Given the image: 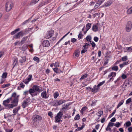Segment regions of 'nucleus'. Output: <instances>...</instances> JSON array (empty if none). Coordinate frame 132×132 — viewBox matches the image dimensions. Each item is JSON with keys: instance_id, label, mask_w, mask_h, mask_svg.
Listing matches in <instances>:
<instances>
[{"instance_id": "obj_32", "label": "nucleus", "mask_w": 132, "mask_h": 132, "mask_svg": "<svg viewBox=\"0 0 132 132\" xmlns=\"http://www.w3.org/2000/svg\"><path fill=\"white\" fill-rule=\"evenodd\" d=\"M33 60L36 61L37 63H38L39 62V58L37 56H35L33 58Z\"/></svg>"}, {"instance_id": "obj_54", "label": "nucleus", "mask_w": 132, "mask_h": 132, "mask_svg": "<svg viewBox=\"0 0 132 132\" xmlns=\"http://www.w3.org/2000/svg\"><path fill=\"white\" fill-rule=\"evenodd\" d=\"M13 130V129H6L5 130L6 132H12Z\"/></svg>"}, {"instance_id": "obj_12", "label": "nucleus", "mask_w": 132, "mask_h": 132, "mask_svg": "<svg viewBox=\"0 0 132 132\" xmlns=\"http://www.w3.org/2000/svg\"><path fill=\"white\" fill-rule=\"evenodd\" d=\"M41 96L43 98L45 99L48 98L49 97V95L47 94L46 91L42 92L41 93Z\"/></svg>"}, {"instance_id": "obj_1", "label": "nucleus", "mask_w": 132, "mask_h": 132, "mask_svg": "<svg viewBox=\"0 0 132 132\" xmlns=\"http://www.w3.org/2000/svg\"><path fill=\"white\" fill-rule=\"evenodd\" d=\"M19 95L16 96L15 92L13 93L11 97L3 101V104L6 109H9L17 106Z\"/></svg>"}, {"instance_id": "obj_42", "label": "nucleus", "mask_w": 132, "mask_h": 132, "mask_svg": "<svg viewBox=\"0 0 132 132\" xmlns=\"http://www.w3.org/2000/svg\"><path fill=\"white\" fill-rule=\"evenodd\" d=\"M122 60L123 61H126L128 60L127 56H126L122 57Z\"/></svg>"}, {"instance_id": "obj_49", "label": "nucleus", "mask_w": 132, "mask_h": 132, "mask_svg": "<svg viewBox=\"0 0 132 132\" xmlns=\"http://www.w3.org/2000/svg\"><path fill=\"white\" fill-rule=\"evenodd\" d=\"M54 66L55 68H57L59 66V64L58 62H55L54 63Z\"/></svg>"}, {"instance_id": "obj_34", "label": "nucleus", "mask_w": 132, "mask_h": 132, "mask_svg": "<svg viewBox=\"0 0 132 132\" xmlns=\"http://www.w3.org/2000/svg\"><path fill=\"white\" fill-rule=\"evenodd\" d=\"M131 124V123L130 121H128L126 122L124 124V125H126V127H128L130 126Z\"/></svg>"}, {"instance_id": "obj_27", "label": "nucleus", "mask_w": 132, "mask_h": 132, "mask_svg": "<svg viewBox=\"0 0 132 132\" xmlns=\"http://www.w3.org/2000/svg\"><path fill=\"white\" fill-rule=\"evenodd\" d=\"M66 101L65 100L63 99L58 100L59 105H60L61 104L64 103Z\"/></svg>"}, {"instance_id": "obj_23", "label": "nucleus", "mask_w": 132, "mask_h": 132, "mask_svg": "<svg viewBox=\"0 0 132 132\" xmlns=\"http://www.w3.org/2000/svg\"><path fill=\"white\" fill-rule=\"evenodd\" d=\"M89 75L87 73L85 74L84 75H82L80 78V80H82L83 79L86 78Z\"/></svg>"}, {"instance_id": "obj_62", "label": "nucleus", "mask_w": 132, "mask_h": 132, "mask_svg": "<svg viewBox=\"0 0 132 132\" xmlns=\"http://www.w3.org/2000/svg\"><path fill=\"white\" fill-rule=\"evenodd\" d=\"M5 79H4V78H2L1 80V82L0 83V84H2L4 82V81H5Z\"/></svg>"}, {"instance_id": "obj_33", "label": "nucleus", "mask_w": 132, "mask_h": 132, "mask_svg": "<svg viewBox=\"0 0 132 132\" xmlns=\"http://www.w3.org/2000/svg\"><path fill=\"white\" fill-rule=\"evenodd\" d=\"M53 96L55 98H56L59 96V93L57 92H55Z\"/></svg>"}, {"instance_id": "obj_29", "label": "nucleus", "mask_w": 132, "mask_h": 132, "mask_svg": "<svg viewBox=\"0 0 132 132\" xmlns=\"http://www.w3.org/2000/svg\"><path fill=\"white\" fill-rule=\"evenodd\" d=\"M124 101L123 100H121L117 105V108H118L120 106L122 105L123 104Z\"/></svg>"}, {"instance_id": "obj_4", "label": "nucleus", "mask_w": 132, "mask_h": 132, "mask_svg": "<svg viewBox=\"0 0 132 132\" xmlns=\"http://www.w3.org/2000/svg\"><path fill=\"white\" fill-rule=\"evenodd\" d=\"M63 115V113L62 112H59L55 117V122H60Z\"/></svg>"}, {"instance_id": "obj_20", "label": "nucleus", "mask_w": 132, "mask_h": 132, "mask_svg": "<svg viewBox=\"0 0 132 132\" xmlns=\"http://www.w3.org/2000/svg\"><path fill=\"white\" fill-rule=\"evenodd\" d=\"M112 69L115 71H117L118 70V68L117 66L114 65L111 68Z\"/></svg>"}, {"instance_id": "obj_30", "label": "nucleus", "mask_w": 132, "mask_h": 132, "mask_svg": "<svg viewBox=\"0 0 132 132\" xmlns=\"http://www.w3.org/2000/svg\"><path fill=\"white\" fill-rule=\"evenodd\" d=\"M87 107L86 106H84L80 110V112L82 114H83V112L85 111L87 109Z\"/></svg>"}, {"instance_id": "obj_7", "label": "nucleus", "mask_w": 132, "mask_h": 132, "mask_svg": "<svg viewBox=\"0 0 132 132\" xmlns=\"http://www.w3.org/2000/svg\"><path fill=\"white\" fill-rule=\"evenodd\" d=\"M26 34L22 31H21L20 32H18L16 34L14 35L13 37L15 39H17L20 38V37L23 36L24 35H25Z\"/></svg>"}, {"instance_id": "obj_51", "label": "nucleus", "mask_w": 132, "mask_h": 132, "mask_svg": "<svg viewBox=\"0 0 132 132\" xmlns=\"http://www.w3.org/2000/svg\"><path fill=\"white\" fill-rule=\"evenodd\" d=\"M101 4H100V3L98 2V3H96L94 7V8L96 9Z\"/></svg>"}, {"instance_id": "obj_6", "label": "nucleus", "mask_w": 132, "mask_h": 132, "mask_svg": "<svg viewBox=\"0 0 132 132\" xmlns=\"http://www.w3.org/2000/svg\"><path fill=\"white\" fill-rule=\"evenodd\" d=\"M54 33V31L53 30H50L47 33L44 37L46 39H48L52 37Z\"/></svg>"}, {"instance_id": "obj_13", "label": "nucleus", "mask_w": 132, "mask_h": 132, "mask_svg": "<svg viewBox=\"0 0 132 132\" xmlns=\"http://www.w3.org/2000/svg\"><path fill=\"white\" fill-rule=\"evenodd\" d=\"M42 44L43 46L45 47H48L50 45L49 41L47 40H44Z\"/></svg>"}, {"instance_id": "obj_11", "label": "nucleus", "mask_w": 132, "mask_h": 132, "mask_svg": "<svg viewBox=\"0 0 132 132\" xmlns=\"http://www.w3.org/2000/svg\"><path fill=\"white\" fill-rule=\"evenodd\" d=\"M32 88L34 89L35 91L38 92L39 93L41 92L43 90L41 89V87L37 85H33Z\"/></svg>"}, {"instance_id": "obj_56", "label": "nucleus", "mask_w": 132, "mask_h": 132, "mask_svg": "<svg viewBox=\"0 0 132 132\" xmlns=\"http://www.w3.org/2000/svg\"><path fill=\"white\" fill-rule=\"evenodd\" d=\"M121 77L123 79H125L127 78V76L126 75L124 74H122L121 75Z\"/></svg>"}, {"instance_id": "obj_2", "label": "nucleus", "mask_w": 132, "mask_h": 132, "mask_svg": "<svg viewBox=\"0 0 132 132\" xmlns=\"http://www.w3.org/2000/svg\"><path fill=\"white\" fill-rule=\"evenodd\" d=\"M14 4L12 1H9L6 3L5 7L6 11L8 12L10 10L13 6Z\"/></svg>"}, {"instance_id": "obj_45", "label": "nucleus", "mask_w": 132, "mask_h": 132, "mask_svg": "<svg viewBox=\"0 0 132 132\" xmlns=\"http://www.w3.org/2000/svg\"><path fill=\"white\" fill-rule=\"evenodd\" d=\"M39 0H32L31 1L32 4H35L38 2Z\"/></svg>"}, {"instance_id": "obj_36", "label": "nucleus", "mask_w": 132, "mask_h": 132, "mask_svg": "<svg viewBox=\"0 0 132 132\" xmlns=\"http://www.w3.org/2000/svg\"><path fill=\"white\" fill-rule=\"evenodd\" d=\"M92 39V37L90 36H88L86 37V39L87 41L90 42Z\"/></svg>"}, {"instance_id": "obj_3", "label": "nucleus", "mask_w": 132, "mask_h": 132, "mask_svg": "<svg viewBox=\"0 0 132 132\" xmlns=\"http://www.w3.org/2000/svg\"><path fill=\"white\" fill-rule=\"evenodd\" d=\"M30 101V99L29 98H27L26 100H24L22 103V107L23 108H25L28 106Z\"/></svg>"}, {"instance_id": "obj_47", "label": "nucleus", "mask_w": 132, "mask_h": 132, "mask_svg": "<svg viewBox=\"0 0 132 132\" xmlns=\"http://www.w3.org/2000/svg\"><path fill=\"white\" fill-rule=\"evenodd\" d=\"M131 98H129L127 99L126 102V103L127 104L129 103L131 101Z\"/></svg>"}, {"instance_id": "obj_5", "label": "nucleus", "mask_w": 132, "mask_h": 132, "mask_svg": "<svg viewBox=\"0 0 132 132\" xmlns=\"http://www.w3.org/2000/svg\"><path fill=\"white\" fill-rule=\"evenodd\" d=\"M116 75V73L115 72H111L108 75V78H110V79L108 82H110L111 81H113L114 78H113L115 77Z\"/></svg>"}, {"instance_id": "obj_40", "label": "nucleus", "mask_w": 132, "mask_h": 132, "mask_svg": "<svg viewBox=\"0 0 132 132\" xmlns=\"http://www.w3.org/2000/svg\"><path fill=\"white\" fill-rule=\"evenodd\" d=\"M84 126H82L80 127H79L75 130L76 131H77L81 130L84 127Z\"/></svg>"}, {"instance_id": "obj_10", "label": "nucleus", "mask_w": 132, "mask_h": 132, "mask_svg": "<svg viewBox=\"0 0 132 132\" xmlns=\"http://www.w3.org/2000/svg\"><path fill=\"white\" fill-rule=\"evenodd\" d=\"M32 78L31 75H29L28 77L26 79H23L22 82L26 84H28L29 82L31 80Z\"/></svg>"}, {"instance_id": "obj_53", "label": "nucleus", "mask_w": 132, "mask_h": 132, "mask_svg": "<svg viewBox=\"0 0 132 132\" xmlns=\"http://www.w3.org/2000/svg\"><path fill=\"white\" fill-rule=\"evenodd\" d=\"M108 126L112 127L114 126V123L110 122L109 123L108 125Z\"/></svg>"}, {"instance_id": "obj_31", "label": "nucleus", "mask_w": 132, "mask_h": 132, "mask_svg": "<svg viewBox=\"0 0 132 132\" xmlns=\"http://www.w3.org/2000/svg\"><path fill=\"white\" fill-rule=\"evenodd\" d=\"M90 45L87 43H85L84 45L83 46V47H84V49H87L88 48V46H89Z\"/></svg>"}, {"instance_id": "obj_38", "label": "nucleus", "mask_w": 132, "mask_h": 132, "mask_svg": "<svg viewBox=\"0 0 132 132\" xmlns=\"http://www.w3.org/2000/svg\"><path fill=\"white\" fill-rule=\"evenodd\" d=\"M76 57H78L79 56V52L78 51H76L74 53Z\"/></svg>"}, {"instance_id": "obj_52", "label": "nucleus", "mask_w": 132, "mask_h": 132, "mask_svg": "<svg viewBox=\"0 0 132 132\" xmlns=\"http://www.w3.org/2000/svg\"><path fill=\"white\" fill-rule=\"evenodd\" d=\"M53 70L56 73H58L59 70H58V69L57 68H54Z\"/></svg>"}, {"instance_id": "obj_41", "label": "nucleus", "mask_w": 132, "mask_h": 132, "mask_svg": "<svg viewBox=\"0 0 132 132\" xmlns=\"http://www.w3.org/2000/svg\"><path fill=\"white\" fill-rule=\"evenodd\" d=\"M90 44L92 45V47L93 48L95 47L96 46V44L95 43L92 41H90Z\"/></svg>"}, {"instance_id": "obj_17", "label": "nucleus", "mask_w": 132, "mask_h": 132, "mask_svg": "<svg viewBox=\"0 0 132 132\" xmlns=\"http://www.w3.org/2000/svg\"><path fill=\"white\" fill-rule=\"evenodd\" d=\"M112 4V1H108L105 3L104 4L103 6H105V7L108 6H110Z\"/></svg>"}, {"instance_id": "obj_15", "label": "nucleus", "mask_w": 132, "mask_h": 132, "mask_svg": "<svg viewBox=\"0 0 132 132\" xmlns=\"http://www.w3.org/2000/svg\"><path fill=\"white\" fill-rule=\"evenodd\" d=\"M98 87H99L97 86H97L95 85L94 86V88L92 89V92L94 93L97 92L98 91L99 88Z\"/></svg>"}, {"instance_id": "obj_59", "label": "nucleus", "mask_w": 132, "mask_h": 132, "mask_svg": "<svg viewBox=\"0 0 132 132\" xmlns=\"http://www.w3.org/2000/svg\"><path fill=\"white\" fill-rule=\"evenodd\" d=\"M94 40L95 42H97L98 40V38L97 37H94Z\"/></svg>"}, {"instance_id": "obj_28", "label": "nucleus", "mask_w": 132, "mask_h": 132, "mask_svg": "<svg viewBox=\"0 0 132 132\" xmlns=\"http://www.w3.org/2000/svg\"><path fill=\"white\" fill-rule=\"evenodd\" d=\"M91 27V24L90 23L87 24L86 26V28L87 29V31H88Z\"/></svg>"}, {"instance_id": "obj_9", "label": "nucleus", "mask_w": 132, "mask_h": 132, "mask_svg": "<svg viewBox=\"0 0 132 132\" xmlns=\"http://www.w3.org/2000/svg\"><path fill=\"white\" fill-rule=\"evenodd\" d=\"M132 28V23L130 21L128 22L126 27V30L127 32H129Z\"/></svg>"}, {"instance_id": "obj_43", "label": "nucleus", "mask_w": 132, "mask_h": 132, "mask_svg": "<svg viewBox=\"0 0 132 132\" xmlns=\"http://www.w3.org/2000/svg\"><path fill=\"white\" fill-rule=\"evenodd\" d=\"M18 111L16 109H14L13 110V112L14 114H13V116L15 115L16 114V112H18Z\"/></svg>"}, {"instance_id": "obj_14", "label": "nucleus", "mask_w": 132, "mask_h": 132, "mask_svg": "<svg viewBox=\"0 0 132 132\" xmlns=\"http://www.w3.org/2000/svg\"><path fill=\"white\" fill-rule=\"evenodd\" d=\"M26 60V57L25 56H21L19 59V61L21 64L24 63Z\"/></svg>"}, {"instance_id": "obj_16", "label": "nucleus", "mask_w": 132, "mask_h": 132, "mask_svg": "<svg viewBox=\"0 0 132 132\" xmlns=\"http://www.w3.org/2000/svg\"><path fill=\"white\" fill-rule=\"evenodd\" d=\"M29 93L30 95H32V96H35V95H37V93H36L35 94H34L33 95H32V93H34L35 92V90L34 88H32L30 89L29 90Z\"/></svg>"}, {"instance_id": "obj_39", "label": "nucleus", "mask_w": 132, "mask_h": 132, "mask_svg": "<svg viewBox=\"0 0 132 132\" xmlns=\"http://www.w3.org/2000/svg\"><path fill=\"white\" fill-rule=\"evenodd\" d=\"M70 32H69L67 33L66 34L64 35L62 38H61L57 42V44H59L60 41L64 38Z\"/></svg>"}, {"instance_id": "obj_37", "label": "nucleus", "mask_w": 132, "mask_h": 132, "mask_svg": "<svg viewBox=\"0 0 132 132\" xmlns=\"http://www.w3.org/2000/svg\"><path fill=\"white\" fill-rule=\"evenodd\" d=\"M80 118V116L79 114H77L75 117L74 119L75 120H78Z\"/></svg>"}, {"instance_id": "obj_19", "label": "nucleus", "mask_w": 132, "mask_h": 132, "mask_svg": "<svg viewBox=\"0 0 132 132\" xmlns=\"http://www.w3.org/2000/svg\"><path fill=\"white\" fill-rule=\"evenodd\" d=\"M129 61L127 62H123L121 64L119 65L120 67L122 68L123 67L127 65L129 63Z\"/></svg>"}, {"instance_id": "obj_35", "label": "nucleus", "mask_w": 132, "mask_h": 132, "mask_svg": "<svg viewBox=\"0 0 132 132\" xmlns=\"http://www.w3.org/2000/svg\"><path fill=\"white\" fill-rule=\"evenodd\" d=\"M7 76V73L6 72L3 73L2 75V78L5 79L6 78Z\"/></svg>"}, {"instance_id": "obj_63", "label": "nucleus", "mask_w": 132, "mask_h": 132, "mask_svg": "<svg viewBox=\"0 0 132 132\" xmlns=\"http://www.w3.org/2000/svg\"><path fill=\"white\" fill-rule=\"evenodd\" d=\"M116 121V118L114 117L112 118L110 120V121L111 122H115Z\"/></svg>"}, {"instance_id": "obj_22", "label": "nucleus", "mask_w": 132, "mask_h": 132, "mask_svg": "<svg viewBox=\"0 0 132 132\" xmlns=\"http://www.w3.org/2000/svg\"><path fill=\"white\" fill-rule=\"evenodd\" d=\"M103 111L100 110H98V111L97 112V115L99 116V117H101L102 115H103Z\"/></svg>"}, {"instance_id": "obj_21", "label": "nucleus", "mask_w": 132, "mask_h": 132, "mask_svg": "<svg viewBox=\"0 0 132 132\" xmlns=\"http://www.w3.org/2000/svg\"><path fill=\"white\" fill-rule=\"evenodd\" d=\"M53 106H56L59 105L58 100H54L53 103Z\"/></svg>"}, {"instance_id": "obj_60", "label": "nucleus", "mask_w": 132, "mask_h": 132, "mask_svg": "<svg viewBox=\"0 0 132 132\" xmlns=\"http://www.w3.org/2000/svg\"><path fill=\"white\" fill-rule=\"evenodd\" d=\"M29 20V19H28L27 20L25 21H24L23 22L22 24V25H24L26 24L28 22Z\"/></svg>"}, {"instance_id": "obj_26", "label": "nucleus", "mask_w": 132, "mask_h": 132, "mask_svg": "<svg viewBox=\"0 0 132 132\" xmlns=\"http://www.w3.org/2000/svg\"><path fill=\"white\" fill-rule=\"evenodd\" d=\"M132 50V48L131 47H126L125 48L124 52H129Z\"/></svg>"}, {"instance_id": "obj_50", "label": "nucleus", "mask_w": 132, "mask_h": 132, "mask_svg": "<svg viewBox=\"0 0 132 132\" xmlns=\"http://www.w3.org/2000/svg\"><path fill=\"white\" fill-rule=\"evenodd\" d=\"M20 87L23 88H24L25 86V85L22 82H21L20 84Z\"/></svg>"}, {"instance_id": "obj_25", "label": "nucleus", "mask_w": 132, "mask_h": 132, "mask_svg": "<svg viewBox=\"0 0 132 132\" xmlns=\"http://www.w3.org/2000/svg\"><path fill=\"white\" fill-rule=\"evenodd\" d=\"M127 13L128 14L132 13V6L128 10Z\"/></svg>"}, {"instance_id": "obj_58", "label": "nucleus", "mask_w": 132, "mask_h": 132, "mask_svg": "<svg viewBox=\"0 0 132 132\" xmlns=\"http://www.w3.org/2000/svg\"><path fill=\"white\" fill-rule=\"evenodd\" d=\"M71 42L74 43V42H76L77 39L75 38H73L71 39Z\"/></svg>"}, {"instance_id": "obj_48", "label": "nucleus", "mask_w": 132, "mask_h": 132, "mask_svg": "<svg viewBox=\"0 0 132 132\" xmlns=\"http://www.w3.org/2000/svg\"><path fill=\"white\" fill-rule=\"evenodd\" d=\"M120 125V123L119 122H117L114 125V126H115L116 127H119Z\"/></svg>"}, {"instance_id": "obj_18", "label": "nucleus", "mask_w": 132, "mask_h": 132, "mask_svg": "<svg viewBox=\"0 0 132 132\" xmlns=\"http://www.w3.org/2000/svg\"><path fill=\"white\" fill-rule=\"evenodd\" d=\"M92 30L94 32L97 31L98 30V27L97 26V25L96 24H94L92 27Z\"/></svg>"}, {"instance_id": "obj_61", "label": "nucleus", "mask_w": 132, "mask_h": 132, "mask_svg": "<svg viewBox=\"0 0 132 132\" xmlns=\"http://www.w3.org/2000/svg\"><path fill=\"white\" fill-rule=\"evenodd\" d=\"M78 38L80 39H81L82 38V36L81 34V32H80V33H79V35H78Z\"/></svg>"}, {"instance_id": "obj_8", "label": "nucleus", "mask_w": 132, "mask_h": 132, "mask_svg": "<svg viewBox=\"0 0 132 132\" xmlns=\"http://www.w3.org/2000/svg\"><path fill=\"white\" fill-rule=\"evenodd\" d=\"M42 119V117L38 115L35 114L32 117V120L35 122L40 121Z\"/></svg>"}, {"instance_id": "obj_44", "label": "nucleus", "mask_w": 132, "mask_h": 132, "mask_svg": "<svg viewBox=\"0 0 132 132\" xmlns=\"http://www.w3.org/2000/svg\"><path fill=\"white\" fill-rule=\"evenodd\" d=\"M105 82V81L104 80L102 81V82H100L97 85V86H101L103 84H104Z\"/></svg>"}, {"instance_id": "obj_57", "label": "nucleus", "mask_w": 132, "mask_h": 132, "mask_svg": "<svg viewBox=\"0 0 132 132\" xmlns=\"http://www.w3.org/2000/svg\"><path fill=\"white\" fill-rule=\"evenodd\" d=\"M18 61V59L17 58L16 59H15L14 60V62L13 63V64L15 65L16 64V63Z\"/></svg>"}, {"instance_id": "obj_55", "label": "nucleus", "mask_w": 132, "mask_h": 132, "mask_svg": "<svg viewBox=\"0 0 132 132\" xmlns=\"http://www.w3.org/2000/svg\"><path fill=\"white\" fill-rule=\"evenodd\" d=\"M121 61V60L120 59L119 60L117 61L114 64V65H116L119 64Z\"/></svg>"}, {"instance_id": "obj_46", "label": "nucleus", "mask_w": 132, "mask_h": 132, "mask_svg": "<svg viewBox=\"0 0 132 132\" xmlns=\"http://www.w3.org/2000/svg\"><path fill=\"white\" fill-rule=\"evenodd\" d=\"M10 85V84H8L5 85H4L2 86L3 88H5V87H7Z\"/></svg>"}, {"instance_id": "obj_24", "label": "nucleus", "mask_w": 132, "mask_h": 132, "mask_svg": "<svg viewBox=\"0 0 132 132\" xmlns=\"http://www.w3.org/2000/svg\"><path fill=\"white\" fill-rule=\"evenodd\" d=\"M27 37H24L22 38L21 41V45L23 44L25 42L27 39Z\"/></svg>"}, {"instance_id": "obj_64", "label": "nucleus", "mask_w": 132, "mask_h": 132, "mask_svg": "<svg viewBox=\"0 0 132 132\" xmlns=\"http://www.w3.org/2000/svg\"><path fill=\"white\" fill-rule=\"evenodd\" d=\"M128 130L129 132H132V127H130L128 129Z\"/></svg>"}]
</instances>
